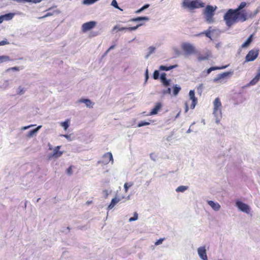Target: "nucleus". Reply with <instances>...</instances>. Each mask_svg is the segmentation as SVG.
I'll return each mask as SVG.
<instances>
[{
    "label": "nucleus",
    "instance_id": "55",
    "mask_svg": "<svg viewBox=\"0 0 260 260\" xmlns=\"http://www.w3.org/2000/svg\"><path fill=\"white\" fill-rule=\"evenodd\" d=\"M34 125H28V126H23L21 128V130L22 131H24V130H26L31 127H32L34 126Z\"/></svg>",
    "mask_w": 260,
    "mask_h": 260
},
{
    "label": "nucleus",
    "instance_id": "32",
    "mask_svg": "<svg viewBox=\"0 0 260 260\" xmlns=\"http://www.w3.org/2000/svg\"><path fill=\"white\" fill-rule=\"evenodd\" d=\"M181 90V87L177 85H175L173 87V94L174 95H176L178 94L180 90Z\"/></svg>",
    "mask_w": 260,
    "mask_h": 260
},
{
    "label": "nucleus",
    "instance_id": "42",
    "mask_svg": "<svg viewBox=\"0 0 260 260\" xmlns=\"http://www.w3.org/2000/svg\"><path fill=\"white\" fill-rule=\"evenodd\" d=\"M19 70V68H18L17 67H12V68H10L7 69L6 70V72H9L10 71H18Z\"/></svg>",
    "mask_w": 260,
    "mask_h": 260
},
{
    "label": "nucleus",
    "instance_id": "61",
    "mask_svg": "<svg viewBox=\"0 0 260 260\" xmlns=\"http://www.w3.org/2000/svg\"><path fill=\"white\" fill-rule=\"evenodd\" d=\"M17 2H28V0H15Z\"/></svg>",
    "mask_w": 260,
    "mask_h": 260
},
{
    "label": "nucleus",
    "instance_id": "43",
    "mask_svg": "<svg viewBox=\"0 0 260 260\" xmlns=\"http://www.w3.org/2000/svg\"><path fill=\"white\" fill-rule=\"evenodd\" d=\"M148 53H149V54H151L154 52L155 48L153 46H150L148 48Z\"/></svg>",
    "mask_w": 260,
    "mask_h": 260
},
{
    "label": "nucleus",
    "instance_id": "57",
    "mask_svg": "<svg viewBox=\"0 0 260 260\" xmlns=\"http://www.w3.org/2000/svg\"><path fill=\"white\" fill-rule=\"evenodd\" d=\"M149 78V75H148V69H147L146 70V72H145V82H147L148 79Z\"/></svg>",
    "mask_w": 260,
    "mask_h": 260
},
{
    "label": "nucleus",
    "instance_id": "6",
    "mask_svg": "<svg viewBox=\"0 0 260 260\" xmlns=\"http://www.w3.org/2000/svg\"><path fill=\"white\" fill-rule=\"evenodd\" d=\"M233 74V72H227L222 74H219L213 79V82L217 83H223L226 81V79Z\"/></svg>",
    "mask_w": 260,
    "mask_h": 260
},
{
    "label": "nucleus",
    "instance_id": "17",
    "mask_svg": "<svg viewBox=\"0 0 260 260\" xmlns=\"http://www.w3.org/2000/svg\"><path fill=\"white\" fill-rule=\"evenodd\" d=\"M208 204L215 211H218L220 209L221 206L217 202H214L213 201H208Z\"/></svg>",
    "mask_w": 260,
    "mask_h": 260
},
{
    "label": "nucleus",
    "instance_id": "21",
    "mask_svg": "<svg viewBox=\"0 0 260 260\" xmlns=\"http://www.w3.org/2000/svg\"><path fill=\"white\" fill-rule=\"evenodd\" d=\"M10 86V81L9 80H5L0 82V89L2 90H6Z\"/></svg>",
    "mask_w": 260,
    "mask_h": 260
},
{
    "label": "nucleus",
    "instance_id": "52",
    "mask_svg": "<svg viewBox=\"0 0 260 260\" xmlns=\"http://www.w3.org/2000/svg\"><path fill=\"white\" fill-rule=\"evenodd\" d=\"M9 43L6 40L0 42V46H3L7 44H9Z\"/></svg>",
    "mask_w": 260,
    "mask_h": 260
},
{
    "label": "nucleus",
    "instance_id": "30",
    "mask_svg": "<svg viewBox=\"0 0 260 260\" xmlns=\"http://www.w3.org/2000/svg\"><path fill=\"white\" fill-rule=\"evenodd\" d=\"M99 0H83L82 4L86 5H92Z\"/></svg>",
    "mask_w": 260,
    "mask_h": 260
},
{
    "label": "nucleus",
    "instance_id": "29",
    "mask_svg": "<svg viewBox=\"0 0 260 260\" xmlns=\"http://www.w3.org/2000/svg\"><path fill=\"white\" fill-rule=\"evenodd\" d=\"M260 77L257 76H255L249 82V85H255L258 81L259 80Z\"/></svg>",
    "mask_w": 260,
    "mask_h": 260
},
{
    "label": "nucleus",
    "instance_id": "2",
    "mask_svg": "<svg viewBox=\"0 0 260 260\" xmlns=\"http://www.w3.org/2000/svg\"><path fill=\"white\" fill-rule=\"evenodd\" d=\"M205 4L201 0H184L182 3V7L185 9L193 10L194 9L203 8Z\"/></svg>",
    "mask_w": 260,
    "mask_h": 260
},
{
    "label": "nucleus",
    "instance_id": "50",
    "mask_svg": "<svg viewBox=\"0 0 260 260\" xmlns=\"http://www.w3.org/2000/svg\"><path fill=\"white\" fill-rule=\"evenodd\" d=\"M150 157L153 161H155L156 160V156L155 155V154L154 153H151L150 154Z\"/></svg>",
    "mask_w": 260,
    "mask_h": 260
},
{
    "label": "nucleus",
    "instance_id": "19",
    "mask_svg": "<svg viewBox=\"0 0 260 260\" xmlns=\"http://www.w3.org/2000/svg\"><path fill=\"white\" fill-rule=\"evenodd\" d=\"M121 200V199L119 198H117V197H115L114 198H113L110 205L108 206L107 207V210H111L119 202H120Z\"/></svg>",
    "mask_w": 260,
    "mask_h": 260
},
{
    "label": "nucleus",
    "instance_id": "7",
    "mask_svg": "<svg viewBox=\"0 0 260 260\" xmlns=\"http://www.w3.org/2000/svg\"><path fill=\"white\" fill-rule=\"evenodd\" d=\"M258 54L259 50L258 49H253L250 50L245 57L244 62L254 60L258 57Z\"/></svg>",
    "mask_w": 260,
    "mask_h": 260
},
{
    "label": "nucleus",
    "instance_id": "58",
    "mask_svg": "<svg viewBox=\"0 0 260 260\" xmlns=\"http://www.w3.org/2000/svg\"><path fill=\"white\" fill-rule=\"evenodd\" d=\"M67 172L68 174L71 175L72 174V168L71 167H69L67 170Z\"/></svg>",
    "mask_w": 260,
    "mask_h": 260
},
{
    "label": "nucleus",
    "instance_id": "20",
    "mask_svg": "<svg viewBox=\"0 0 260 260\" xmlns=\"http://www.w3.org/2000/svg\"><path fill=\"white\" fill-rule=\"evenodd\" d=\"M161 107L162 105L160 103H156L154 108L153 109H152L151 112L149 113V115H153L156 114L158 113V111L161 108Z\"/></svg>",
    "mask_w": 260,
    "mask_h": 260
},
{
    "label": "nucleus",
    "instance_id": "8",
    "mask_svg": "<svg viewBox=\"0 0 260 260\" xmlns=\"http://www.w3.org/2000/svg\"><path fill=\"white\" fill-rule=\"evenodd\" d=\"M236 206L238 208L239 210L247 214H249L250 211V207L248 205L240 201H236Z\"/></svg>",
    "mask_w": 260,
    "mask_h": 260
},
{
    "label": "nucleus",
    "instance_id": "60",
    "mask_svg": "<svg viewBox=\"0 0 260 260\" xmlns=\"http://www.w3.org/2000/svg\"><path fill=\"white\" fill-rule=\"evenodd\" d=\"M256 75L258 77H260V67L258 68V69L257 70V73H256Z\"/></svg>",
    "mask_w": 260,
    "mask_h": 260
},
{
    "label": "nucleus",
    "instance_id": "51",
    "mask_svg": "<svg viewBox=\"0 0 260 260\" xmlns=\"http://www.w3.org/2000/svg\"><path fill=\"white\" fill-rule=\"evenodd\" d=\"M166 79H167L166 78V74L165 73H162L160 76V79L161 81Z\"/></svg>",
    "mask_w": 260,
    "mask_h": 260
},
{
    "label": "nucleus",
    "instance_id": "40",
    "mask_svg": "<svg viewBox=\"0 0 260 260\" xmlns=\"http://www.w3.org/2000/svg\"><path fill=\"white\" fill-rule=\"evenodd\" d=\"M159 71L157 70L154 71L153 74V79L155 80L158 79L159 78Z\"/></svg>",
    "mask_w": 260,
    "mask_h": 260
},
{
    "label": "nucleus",
    "instance_id": "59",
    "mask_svg": "<svg viewBox=\"0 0 260 260\" xmlns=\"http://www.w3.org/2000/svg\"><path fill=\"white\" fill-rule=\"evenodd\" d=\"M188 106L187 103H185V112L187 113L188 111Z\"/></svg>",
    "mask_w": 260,
    "mask_h": 260
},
{
    "label": "nucleus",
    "instance_id": "4",
    "mask_svg": "<svg viewBox=\"0 0 260 260\" xmlns=\"http://www.w3.org/2000/svg\"><path fill=\"white\" fill-rule=\"evenodd\" d=\"M216 9V6L214 7L211 5H207L204 9V15L205 16V19L208 24H212L214 22L213 16Z\"/></svg>",
    "mask_w": 260,
    "mask_h": 260
},
{
    "label": "nucleus",
    "instance_id": "15",
    "mask_svg": "<svg viewBox=\"0 0 260 260\" xmlns=\"http://www.w3.org/2000/svg\"><path fill=\"white\" fill-rule=\"evenodd\" d=\"M14 16V13H8L0 16V24L2 23L4 21H9L11 20Z\"/></svg>",
    "mask_w": 260,
    "mask_h": 260
},
{
    "label": "nucleus",
    "instance_id": "39",
    "mask_svg": "<svg viewBox=\"0 0 260 260\" xmlns=\"http://www.w3.org/2000/svg\"><path fill=\"white\" fill-rule=\"evenodd\" d=\"M150 124V123L148 122H146V121H141L138 124V127H142V126H146V125H148Z\"/></svg>",
    "mask_w": 260,
    "mask_h": 260
},
{
    "label": "nucleus",
    "instance_id": "38",
    "mask_svg": "<svg viewBox=\"0 0 260 260\" xmlns=\"http://www.w3.org/2000/svg\"><path fill=\"white\" fill-rule=\"evenodd\" d=\"M203 85L201 84L199 86L197 87V91L198 94L201 95L203 92Z\"/></svg>",
    "mask_w": 260,
    "mask_h": 260
},
{
    "label": "nucleus",
    "instance_id": "11",
    "mask_svg": "<svg viewBox=\"0 0 260 260\" xmlns=\"http://www.w3.org/2000/svg\"><path fill=\"white\" fill-rule=\"evenodd\" d=\"M60 148V146H57L55 147L53 149V152L52 154H50L49 155V158L51 159V158H57L61 156L63 152L62 151H59V149Z\"/></svg>",
    "mask_w": 260,
    "mask_h": 260
},
{
    "label": "nucleus",
    "instance_id": "31",
    "mask_svg": "<svg viewBox=\"0 0 260 260\" xmlns=\"http://www.w3.org/2000/svg\"><path fill=\"white\" fill-rule=\"evenodd\" d=\"M10 60V58L8 56L2 55L0 56V63L6 62Z\"/></svg>",
    "mask_w": 260,
    "mask_h": 260
},
{
    "label": "nucleus",
    "instance_id": "36",
    "mask_svg": "<svg viewBox=\"0 0 260 260\" xmlns=\"http://www.w3.org/2000/svg\"><path fill=\"white\" fill-rule=\"evenodd\" d=\"M138 214L137 212H135L134 213V216L132 217H131L128 221L129 222H132V221H136L138 219Z\"/></svg>",
    "mask_w": 260,
    "mask_h": 260
},
{
    "label": "nucleus",
    "instance_id": "23",
    "mask_svg": "<svg viewBox=\"0 0 260 260\" xmlns=\"http://www.w3.org/2000/svg\"><path fill=\"white\" fill-rule=\"evenodd\" d=\"M253 40V35H251L246 40V41L242 45V48H246L252 42Z\"/></svg>",
    "mask_w": 260,
    "mask_h": 260
},
{
    "label": "nucleus",
    "instance_id": "56",
    "mask_svg": "<svg viewBox=\"0 0 260 260\" xmlns=\"http://www.w3.org/2000/svg\"><path fill=\"white\" fill-rule=\"evenodd\" d=\"M149 7V4H146L145 5H144L141 8V11H144L145 10V9H147L148 7Z\"/></svg>",
    "mask_w": 260,
    "mask_h": 260
},
{
    "label": "nucleus",
    "instance_id": "47",
    "mask_svg": "<svg viewBox=\"0 0 260 260\" xmlns=\"http://www.w3.org/2000/svg\"><path fill=\"white\" fill-rule=\"evenodd\" d=\"M61 137H63L67 139L69 141H72V139L71 138V135H61Z\"/></svg>",
    "mask_w": 260,
    "mask_h": 260
},
{
    "label": "nucleus",
    "instance_id": "25",
    "mask_svg": "<svg viewBox=\"0 0 260 260\" xmlns=\"http://www.w3.org/2000/svg\"><path fill=\"white\" fill-rule=\"evenodd\" d=\"M211 56V52L208 51L207 52L206 55H199L198 57V59L199 61L207 60Z\"/></svg>",
    "mask_w": 260,
    "mask_h": 260
},
{
    "label": "nucleus",
    "instance_id": "46",
    "mask_svg": "<svg viewBox=\"0 0 260 260\" xmlns=\"http://www.w3.org/2000/svg\"><path fill=\"white\" fill-rule=\"evenodd\" d=\"M164 238H160V239H158L156 242H155V245H158L161 244L162 243V242L164 241Z\"/></svg>",
    "mask_w": 260,
    "mask_h": 260
},
{
    "label": "nucleus",
    "instance_id": "13",
    "mask_svg": "<svg viewBox=\"0 0 260 260\" xmlns=\"http://www.w3.org/2000/svg\"><path fill=\"white\" fill-rule=\"evenodd\" d=\"M189 97L190 100L192 101V103L190 106V108L191 109H193L197 104L198 100L197 98L195 96L194 90H190L189 92Z\"/></svg>",
    "mask_w": 260,
    "mask_h": 260
},
{
    "label": "nucleus",
    "instance_id": "5",
    "mask_svg": "<svg viewBox=\"0 0 260 260\" xmlns=\"http://www.w3.org/2000/svg\"><path fill=\"white\" fill-rule=\"evenodd\" d=\"M181 47L186 55L196 54L197 52L196 47L190 43L183 42L181 45Z\"/></svg>",
    "mask_w": 260,
    "mask_h": 260
},
{
    "label": "nucleus",
    "instance_id": "44",
    "mask_svg": "<svg viewBox=\"0 0 260 260\" xmlns=\"http://www.w3.org/2000/svg\"><path fill=\"white\" fill-rule=\"evenodd\" d=\"M210 28H211V27H209V29L207 31H206L204 32H202L201 34H205L207 37L211 38L210 32L211 31L210 30Z\"/></svg>",
    "mask_w": 260,
    "mask_h": 260
},
{
    "label": "nucleus",
    "instance_id": "18",
    "mask_svg": "<svg viewBox=\"0 0 260 260\" xmlns=\"http://www.w3.org/2000/svg\"><path fill=\"white\" fill-rule=\"evenodd\" d=\"M104 159L105 164H108L110 161L112 162V164L113 163V158L112 154L111 152L106 153L104 155Z\"/></svg>",
    "mask_w": 260,
    "mask_h": 260
},
{
    "label": "nucleus",
    "instance_id": "41",
    "mask_svg": "<svg viewBox=\"0 0 260 260\" xmlns=\"http://www.w3.org/2000/svg\"><path fill=\"white\" fill-rule=\"evenodd\" d=\"M111 5L114 7V8L119 9L120 10H122L121 9H120L118 7L117 2L116 0H113L111 3Z\"/></svg>",
    "mask_w": 260,
    "mask_h": 260
},
{
    "label": "nucleus",
    "instance_id": "24",
    "mask_svg": "<svg viewBox=\"0 0 260 260\" xmlns=\"http://www.w3.org/2000/svg\"><path fill=\"white\" fill-rule=\"evenodd\" d=\"M26 88L22 86H19L16 89V94L19 95H22L24 94L26 92Z\"/></svg>",
    "mask_w": 260,
    "mask_h": 260
},
{
    "label": "nucleus",
    "instance_id": "49",
    "mask_svg": "<svg viewBox=\"0 0 260 260\" xmlns=\"http://www.w3.org/2000/svg\"><path fill=\"white\" fill-rule=\"evenodd\" d=\"M111 192V191H110V192H109L108 190L105 189V190H103V194H104V195L105 197V198H107V197H108V195H109V194Z\"/></svg>",
    "mask_w": 260,
    "mask_h": 260
},
{
    "label": "nucleus",
    "instance_id": "10",
    "mask_svg": "<svg viewBox=\"0 0 260 260\" xmlns=\"http://www.w3.org/2000/svg\"><path fill=\"white\" fill-rule=\"evenodd\" d=\"M96 24V22L93 21L84 23L82 25V30L83 32H86L94 28Z\"/></svg>",
    "mask_w": 260,
    "mask_h": 260
},
{
    "label": "nucleus",
    "instance_id": "28",
    "mask_svg": "<svg viewBox=\"0 0 260 260\" xmlns=\"http://www.w3.org/2000/svg\"><path fill=\"white\" fill-rule=\"evenodd\" d=\"M188 188V187L187 186L181 185L176 188L175 191L177 192H184L187 190Z\"/></svg>",
    "mask_w": 260,
    "mask_h": 260
},
{
    "label": "nucleus",
    "instance_id": "62",
    "mask_svg": "<svg viewBox=\"0 0 260 260\" xmlns=\"http://www.w3.org/2000/svg\"><path fill=\"white\" fill-rule=\"evenodd\" d=\"M115 47V46L114 45H112L108 50L109 51H110L111 50L114 49Z\"/></svg>",
    "mask_w": 260,
    "mask_h": 260
},
{
    "label": "nucleus",
    "instance_id": "54",
    "mask_svg": "<svg viewBox=\"0 0 260 260\" xmlns=\"http://www.w3.org/2000/svg\"><path fill=\"white\" fill-rule=\"evenodd\" d=\"M42 0H28V2L37 4L41 2Z\"/></svg>",
    "mask_w": 260,
    "mask_h": 260
},
{
    "label": "nucleus",
    "instance_id": "1",
    "mask_svg": "<svg viewBox=\"0 0 260 260\" xmlns=\"http://www.w3.org/2000/svg\"><path fill=\"white\" fill-rule=\"evenodd\" d=\"M223 19L228 27H231L238 21L243 22L247 20V18H245L243 14H239L235 9H232L226 12L224 15Z\"/></svg>",
    "mask_w": 260,
    "mask_h": 260
},
{
    "label": "nucleus",
    "instance_id": "26",
    "mask_svg": "<svg viewBox=\"0 0 260 260\" xmlns=\"http://www.w3.org/2000/svg\"><path fill=\"white\" fill-rule=\"evenodd\" d=\"M178 66L177 64L171 66L170 67H166L165 66H160L159 67V70L160 71H170L173 69L176 68Z\"/></svg>",
    "mask_w": 260,
    "mask_h": 260
},
{
    "label": "nucleus",
    "instance_id": "63",
    "mask_svg": "<svg viewBox=\"0 0 260 260\" xmlns=\"http://www.w3.org/2000/svg\"><path fill=\"white\" fill-rule=\"evenodd\" d=\"M180 112H181V111H180L176 115V116H175V119L177 118L179 115H180Z\"/></svg>",
    "mask_w": 260,
    "mask_h": 260
},
{
    "label": "nucleus",
    "instance_id": "53",
    "mask_svg": "<svg viewBox=\"0 0 260 260\" xmlns=\"http://www.w3.org/2000/svg\"><path fill=\"white\" fill-rule=\"evenodd\" d=\"M171 92V88H168L166 90L164 91V94H170Z\"/></svg>",
    "mask_w": 260,
    "mask_h": 260
},
{
    "label": "nucleus",
    "instance_id": "48",
    "mask_svg": "<svg viewBox=\"0 0 260 260\" xmlns=\"http://www.w3.org/2000/svg\"><path fill=\"white\" fill-rule=\"evenodd\" d=\"M52 14L51 13H47L44 16L39 17V19H43L44 18L52 16Z\"/></svg>",
    "mask_w": 260,
    "mask_h": 260
},
{
    "label": "nucleus",
    "instance_id": "12",
    "mask_svg": "<svg viewBox=\"0 0 260 260\" xmlns=\"http://www.w3.org/2000/svg\"><path fill=\"white\" fill-rule=\"evenodd\" d=\"M76 103H84L87 108H92L94 104L90 100L88 99L81 98L76 101Z\"/></svg>",
    "mask_w": 260,
    "mask_h": 260
},
{
    "label": "nucleus",
    "instance_id": "9",
    "mask_svg": "<svg viewBox=\"0 0 260 260\" xmlns=\"http://www.w3.org/2000/svg\"><path fill=\"white\" fill-rule=\"evenodd\" d=\"M197 252L201 259L202 260H208L207 250L205 246L199 247L197 249Z\"/></svg>",
    "mask_w": 260,
    "mask_h": 260
},
{
    "label": "nucleus",
    "instance_id": "64",
    "mask_svg": "<svg viewBox=\"0 0 260 260\" xmlns=\"http://www.w3.org/2000/svg\"><path fill=\"white\" fill-rule=\"evenodd\" d=\"M109 51H109L108 50H107L105 52V53L104 54V55H103V56L104 57V56H106V55L108 54V53Z\"/></svg>",
    "mask_w": 260,
    "mask_h": 260
},
{
    "label": "nucleus",
    "instance_id": "22",
    "mask_svg": "<svg viewBox=\"0 0 260 260\" xmlns=\"http://www.w3.org/2000/svg\"><path fill=\"white\" fill-rule=\"evenodd\" d=\"M41 127H42L41 125H39L37 128H36L35 129L30 130L28 133V134H27L26 136L29 137V138L32 137L34 135H35L38 133V132L41 128Z\"/></svg>",
    "mask_w": 260,
    "mask_h": 260
},
{
    "label": "nucleus",
    "instance_id": "34",
    "mask_svg": "<svg viewBox=\"0 0 260 260\" xmlns=\"http://www.w3.org/2000/svg\"><path fill=\"white\" fill-rule=\"evenodd\" d=\"M61 125L63 127L64 130H67L70 125L69 120H67L63 122H62Z\"/></svg>",
    "mask_w": 260,
    "mask_h": 260
},
{
    "label": "nucleus",
    "instance_id": "33",
    "mask_svg": "<svg viewBox=\"0 0 260 260\" xmlns=\"http://www.w3.org/2000/svg\"><path fill=\"white\" fill-rule=\"evenodd\" d=\"M133 185V183L131 182L129 183H125L124 184V188L125 192H127L128 188Z\"/></svg>",
    "mask_w": 260,
    "mask_h": 260
},
{
    "label": "nucleus",
    "instance_id": "37",
    "mask_svg": "<svg viewBox=\"0 0 260 260\" xmlns=\"http://www.w3.org/2000/svg\"><path fill=\"white\" fill-rule=\"evenodd\" d=\"M117 29H118V30H120V31H122L123 30H127V27H120L119 26H118V25H115L113 28V31H115Z\"/></svg>",
    "mask_w": 260,
    "mask_h": 260
},
{
    "label": "nucleus",
    "instance_id": "3",
    "mask_svg": "<svg viewBox=\"0 0 260 260\" xmlns=\"http://www.w3.org/2000/svg\"><path fill=\"white\" fill-rule=\"evenodd\" d=\"M221 103L219 98H216L213 102V113L215 117V122L219 123L222 117Z\"/></svg>",
    "mask_w": 260,
    "mask_h": 260
},
{
    "label": "nucleus",
    "instance_id": "14",
    "mask_svg": "<svg viewBox=\"0 0 260 260\" xmlns=\"http://www.w3.org/2000/svg\"><path fill=\"white\" fill-rule=\"evenodd\" d=\"M247 4L246 2H242L240 4V5L237 8L235 9L236 11L238 12L239 14H243L245 16V18L248 19L247 17V13H246L245 10H244L243 8L246 7Z\"/></svg>",
    "mask_w": 260,
    "mask_h": 260
},
{
    "label": "nucleus",
    "instance_id": "35",
    "mask_svg": "<svg viewBox=\"0 0 260 260\" xmlns=\"http://www.w3.org/2000/svg\"><path fill=\"white\" fill-rule=\"evenodd\" d=\"M141 25H142V24L140 23V24H139L135 26L127 27V30H130V31L136 30V29H137Z\"/></svg>",
    "mask_w": 260,
    "mask_h": 260
},
{
    "label": "nucleus",
    "instance_id": "45",
    "mask_svg": "<svg viewBox=\"0 0 260 260\" xmlns=\"http://www.w3.org/2000/svg\"><path fill=\"white\" fill-rule=\"evenodd\" d=\"M170 80H167V79H165V80H163L162 81H161V82L162 83V84L166 86H168L170 85Z\"/></svg>",
    "mask_w": 260,
    "mask_h": 260
},
{
    "label": "nucleus",
    "instance_id": "16",
    "mask_svg": "<svg viewBox=\"0 0 260 260\" xmlns=\"http://www.w3.org/2000/svg\"><path fill=\"white\" fill-rule=\"evenodd\" d=\"M226 68V66L222 67L221 68L219 67H211L208 69L207 71H204L201 73V76H206L209 75L212 71H215L218 69H223Z\"/></svg>",
    "mask_w": 260,
    "mask_h": 260
},
{
    "label": "nucleus",
    "instance_id": "27",
    "mask_svg": "<svg viewBox=\"0 0 260 260\" xmlns=\"http://www.w3.org/2000/svg\"><path fill=\"white\" fill-rule=\"evenodd\" d=\"M149 18L148 17H138L137 18H133L131 20V21L140 22L141 21H148Z\"/></svg>",
    "mask_w": 260,
    "mask_h": 260
}]
</instances>
